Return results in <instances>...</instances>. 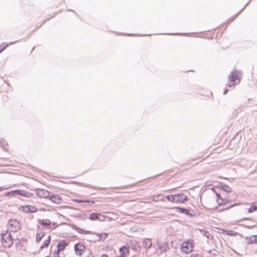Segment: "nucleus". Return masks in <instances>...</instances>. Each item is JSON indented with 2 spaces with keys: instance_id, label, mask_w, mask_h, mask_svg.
<instances>
[{
  "instance_id": "obj_1",
  "label": "nucleus",
  "mask_w": 257,
  "mask_h": 257,
  "mask_svg": "<svg viewBox=\"0 0 257 257\" xmlns=\"http://www.w3.org/2000/svg\"><path fill=\"white\" fill-rule=\"evenodd\" d=\"M211 190L213 191L216 194L217 197V201L219 205H221L226 204L230 202L229 199H223L221 197V195L223 192H231V188L229 186L222 183H219L218 186H214V187L212 188Z\"/></svg>"
},
{
  "instance_id": "obj_2",
  "label": "nucleus",
  "mask_w": 257,
  "mask_h": 257,
  "mask_svg": "<svg viewBox=\"0 0 257 257\" xmlns=\"http://www.w3.org/2000/svg\"><path fill=\"white\" fill-rule=\"evenodd\" d=\"M13 243L14 238L10 232L6 231L1 233V243L4 247H10Z\"/></svg>"
},
{
  "instance_id": "obj_3",
  "label": "nucleus",
  "mask_w": 257,
  "mask_h": 257,
  "mask_svg": "<svg viewBox=\"0 0 257 257\" xmlns=\"http://www.w3.org/2000/svg\"><path fill=\"white\" fill-rule=\"evenodd\" d=\"M171 202L176 203H183L187 200V196L183 193L176 194L167 195L164 197Z\"/></svg>"
},
{
  "instance_id": "obj_4",
  "label": "nucleus",
  "mask_w": 257,
  "mask_h": 257,
  "mask_svg": "<svg viewBox=\"0 0 257 257\" xmlns=\"http://www.w3.org/2000/svg\"><path fill=\"white\" fill-rule=\"evenodd\" d=\"M241 78V73L237 70H233L230 74L228 75L229 84L227 85L228 87L234 86L236 84L240 82Z\"/></svg>"
},
{
  "instance_id": "obj_5",
  "label": "nucleus",
  "mask_w": 257,
  "mask_h": 257,
  "mask_svg": "<svg viewBox=\"0 0 257 257\" xmlns=\"http://www.w3.org/2000/svg\"><path fill=\"white\" fill-rule=\"evenodd\" d=\"M194 248V243L193 240L187 239L181 244V251L184 253L192 252Z\"/></svg>"
},
{
  "instance_id": "obj_6",
  "label": "nucleus",
  "mask_w": 257,
  "mask_h": 257,
  "mask_svg": "<svg viewBox=\"0 0 257 257\" xmlns=\"http://www.w3.org/2000/svg\"><path fill=\"white\" fill-rule=\"evenodd\" d=\"M21 228V224L15 219H11L8 223V229L10 231L16 232L19 231Z\"/></svg>"
},
{
  "instance_id": "obj_7",
  "label": "nucleus",
  "mask_w": 257,
  "mask_h": 257,
  "mask_svg": "<svg viewBox=\"0 0 257 257\" xmlns=\"http://www.w3.org/2000/svg\"><path fill=\"white\" fill-rule=\"evenodd\" d=\"M85 248V245L81 242L75 244L74 246L75 253L78 255H81Z\"/></svg>"
},
{
  "instance_id": "obj_8",
  "label": "nucleus",
  "mask_w": 257,
  "mask_h": 257,
  "mask_svg": "<svg viewBox=\"0 0 257 257\" xmlns=\"http://www.w3.org/2000/svg\"><path fill=\"white\" fill-rule=\"evenodd\" d=\"M20 209L22 211L27 213H34L37 212L38 210V209L35 206L30 205L21 206Z\"/></svg>"
},
{
  "instance_id": "obj_9",
  "label": "nucleus",
  "mask_w": 257,
  "mask_h": 257,
  "mask_svg": "<svg viewBox=\"0 0 257 257\" xmlns=\"http://www.w3.org/2000/svg\"><path fill=\"white\" fill-rule=\"evenodd\" d=\"M68 245V242L66 240H61L57 246V249L55 251V253H56L58 255L59 253L63 251L65 247Z\"/></svg>"
},
{
  "instance_id": "obj_10",
  "label": "nucleus",
  "mask_w": 257,
  "mask_h": 257,
  "mask_svg": "<svg viewBox=\"0 0 257 257\" xmlns=\"http://www.w3.org/2000/svg\"><path fill=\"white\" fill-rule=\"evenodd\" d=\"M119 252L120 253V257H127L130 254V247L129 246L124 245L121 246L119 249Z\"/></svg>"
},
{
  "instance_id": "obj_11",
  "label": "nucleus",
  "mask_w": 257,
  "mask_h": 257,
  "mask_svg": "<svg viewBox=\"0 0 257 257\" xmlns=\"http://www.w3.org/2000/svg\"><path fill=\"white\" fill-rule=\"evenodd\" d=\"M49 199L56 204H60L63 202L62 198L58 194H50Z\"/></svg>"
},
{
  "instance_id": "obj_12",
  "label": "nucleus",
  "mask_w": 257,
  "mask_h": 257,
  "mask_svg": "<svg viewBox=\"0 0 257 257\" xmlns=\"http://www.w3.org/2000/svg\"><path fill=\"white\" fill-rule=\"evenodd\" d=\"M15 192L16 195H20L26 198H30L33 196L32 193L23 190H16Z\"/></svg>"
},
{
  "instance_id": "obj_13",
  "label": "nucleus",
  "mask_w": 257,
  "mask_h": 257,
  "mask_svg": "<svg viewBox=\"0 0 257 257\" xmlns=\"http://www.w3.org/2000/svg\"><path fill=\"white\" fill-rule=\"evenodd\" d=\"M219 230V233H225L229 236H236L237 235V233L234 231V230H225L222 228H218Z\"/></svg>"
},
{
  "instance_id": "obj_14",
  "label": "nucleus",
  "mask_w": 257,
  "mask_h": 257,
  "mask_svg": "<svg viewBox=\"0 0 257 257\" xmlns=\"http://www.w3.org/2000/svg\"><path fill=\"white\" fill-rule=\"evenodd\" d=\"M38 194L41 197L47 198H49L50 195V193L49 192L44 189L39 190L38 192Z\"/></svg>"
},
{
  "instance_id": "obj_15",
  "label": "nucleus",
  "mask_w": 257,
  "mask_h": 257,
  "mask_svg": "<svg viewBox=\"0 0 257 257\" xmlns=\"http://www.w3.org/2000/svg\"><path fill=\"white\" fill-rule=\"evenodd\" d=\"M200 35H203V36L208 39H212L214 36V30H210L203 32L202 34H200Z\"/></svg>"
},
{
  "instance_id": "obj_16",
  "label": "nucleus",
  "mask_w": 257,
  "mask_h": 257,
  "mask_svg": "<svg viewBox=\"0 0 257 257\" xmlns=\"http://www.w3.org/2000/svg\"><path fill=\"white\" fill-rule=\"evenodd\" d=\"M100 215V214H99V213H92L90 215L89 218L92 220H97V219H99L98 216Z\"/></svg>"
},
{
  "instance_id": "obj_17",
  "label": "nucleus",
  "mask_w": 257,
  "mask_h": 257,
  "mask_svg": "<svg viewBox=\"0 0 257 257\" xmlns=\"http://www.w3.org/2000/svg\"><path fill=\"white\" fill-rule=\"evenodd\" d=\"M41 224L43 226H50L51 224V222L49 219H42L40 221Z\"/></svg>"
},
{
  "instance_id": "obj_18",
  "label": "nucleus",
  "mask_w": 257,
  "mask_h": 257,
  "mask_svg": "<svg viewBox=\"0 0 257 257\" xmlns=\"http://www.w3.org/2000/svg\"><path fill=\"white\" fill-rule=\"evenodd\" d=\"M45 234L43 232L41 231L36 234V241L39 242L42 238L44 236Z\"/></svg>"
},
{
  "instance_id": "obj_19",
  "label": "nucleus",
  "mask_w": 257,
  "mask_h": 257,
  "mask_svg": "<svg viewBox=\"0 0 257 257\" xmlns=\"http://www.w3.org/2000/svg\"><path fill=\"white\" fill-rule=\"evenodd\" d=\"M73 201L75 202H79V203H82V202L91 203V204H94L95 203L94 201H91V200H83L73 199Z\"/></svg>"
},
{
  "instance_id": "obj_20",
  "label": "nucleus",
  "mask_w": 257,
  "mask_h": 257,
  "mask_svg": "<svg viewBox=\"0 0 257 257\" xmlns=\"http://www.w3.org/2000/svg\"><path fill=\"white\" fill-rule=\"evenodd\" d=\"M75 229L78 232L81 233V234H88V233H90V231H85V230H84L82 229L79 228L78 227H76Z\"/></svg>"
},
{
  "instance_id": "obj_21",
  "label": "nucleus",
  "mask_w": 257,
  "mask_h": 257,
  "mask_svg": "<svg viewBox=\"0 0 257 257\" xmlns=\"http://www.w3.org/2000/svg\"><path fill=\"white\" fill-rule=\"evenodd\" d=\"M249 240L251 243L257 242V235H252L250 236Z\"/></svg>"
},
{
  "instance_id": "obj_22",
  "label": "nucleus",
  "mask_w": 257,
  "mask_h": 257,
  "mask_svg": "<svg viewBox=\"0 0 257 257\" xmlns=\"http://www.w3.org/2000/svg\"><path fill=\"white\" fill-rule=\"evenodd\" d=\"M256 210H257V206H251L248 209V211L249 213H251Z\"/></svg>"
},
{
  "instance_id": "obj_23",
  "label": "nucleus",
  "mask_w": 257,
  "mask_h": 257,
  "mask_svg": "<svg viewBox=\"0 0 257 257\" xmlns=\"http://www.w3.org/2000/svg\"><path fill=\"white\" fill-rule=\"evenodd\" d=\"M49 243H50L49 239L46 240L44 242V244L41 247L44 248L45 247H47L48 246Z\"/></svg>"
},
{
  "instance_id": "obj_24",
  "label": "nucleus",
  "mask_w": 257,
  "mask_h": 257,
  "mask_svg": "<svg viewBox=\"0 0 257 257\" xmlns=\"http://www.w3.org/2000/svg\"><path fill=\"white\" fill-rule=\"evenodd\" d=\"M204 235L206 236L207 238L210 239L212 236L209 233L208 231H205Z\"/></svg>"
},
{
  "instance_id": "obj_25",
  "label": "nucleus",
  "mask_w": 257,
  "mask_h": 257,
  "mask_svg": "<svg viewBox=\"0 0 257 257\" xmlns=\"http://www.w3.org/2000/svg\"><path fill=\"white\" fill-rule=\"evenodd\" d=\"M8 195H11L12 196H16L15 190L12 191L11 192H8Z\"/></svg>"
},
{
  "instance_id": "obj_26",
  "label": "nucleus",
  "mask_w": 257,
  "mask_h": 257,
  "mask_svg": "<svg viewBox=\"0 0 257 257\" xmlns=\"http://www.w3.org/2000/svg\"><path fill=\"white\" fill-rule=\"evenodd\" d=\"M181 210H182V212L183 213H186V214H188V210L186 209H181Z\"/></svg>"
},
{
  "instance_id": "obj_27",
  "label": "nucleus",
  "mask_w": 257,
  "mask_h": 257,
  "mask_svg": "<svg viewBox=\"0 0 257 257\" xmlns=\"http://www.w3.org/2000/svg\"><path fill=\"white\" fill-rule=\"evenodd\" d=\"M8 46V44H6L5 46H4V47L2 48V49H0V53L5 50L7 47Z\"/></svg>"
},
{
  "instance_id": "obj_28",
  "label": "nucleus",
  "mask_w": 257,
  "mask_h": 257,
  "mask_svg": "<svg viewBox=\"0 0 257 257\" xmlns=\"http://www.w3.org/2000/svg\"><path fill=\"white\" fill-rule=\"evenodd\" d=\"M237 15H235L234 16H233V18L231 19V20L230 21H229V23H230V22H231L233 20H234L237 17Z\"/></svg>"
},
{
  "instance_id": "obj_29",
  "label": "nucleus",
  "mask_w": 257,
  "mask_h": 257,
  "mask_svg": "<svg viewBox=\"0 0 257 257\" xmlns=\"http://www.w3.org/2000/svg\"><path fill=\"white\" fill-rule=\"evenodd\" d=\"M125 188H126V187L121 186V187H115V188H114V189H124Z\"/></svg>"
},
{
  "instance_id": "obj_30",
  "label": "nucleus",
  "mask_w": 257,
  "mask_h": 257,
  "mask_svg": "<svg viewBox=\"0 0 257 257\" xmlns=\"http://www.w3.org/2000/svg\"><path fill=\"white\" fill-rule=\"evenodd\" d=\"M5 44H2L0 46V49H2V48L4 47V46H5Z\"/></svg>"
},
{
  "instance_id": "obj_31",
  "label": "nucleus",
  "mask_w": 257,
  "mask_h": 257,
  "mask_svg": "<svg viewBox=\"0 0 257 257\" xmlns=\"http://www.w3.org/2000/svg\"><path fill=\"white\" fill-rule=\"evenodd\" d=\"M4 189H4V188H3V187H0V191H2V190H4Z\"/></svg>"
},
{
  "instance_id": "obj_32",
  "label": "nucleus",
  "mask_w": 257,
  "mask_h": 257,
  "mask_svg": "<svg viewBox=\"0 0 257 257\" xmlns=\"http://www.w3.org/2000/svg\"><path fill=\"white\" fill-rule=\"evenodd\" d=\"M233 205H230V206L227 207L226 209H229L231 208V207H232Z\"/></svg>"
},
{
  "instance_id": "obj_33",
  "label": "nucleus",
  "mask_w": 257,
  "mask_h": 257,
  "mask_svg": "<svg viewBox=\"0 0 257 257\" xmlns=\"http://www.w3.org/2000/svg\"><path fill=\"white\" fill-rule=\"evenodd\" d=\"M227 92V90H225L224 92V94H226Z\"/></svg>"
},
{
  "instance_id": "obj_34",
  "label": "nucleus",
  "mask_w": 257,
  "mask_h": 257,
  "mask_svg": "<svg viewBox=\"0 0 257 257\" xmlns=\"http://www.w3.org/2000/svg\"><path fill=\"white\" fill-rule=\"evenodd\" d=\"M102 257H107V256L106 255H103Z\"/></svg>"
}]
</instances>
